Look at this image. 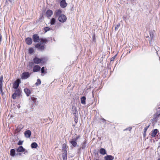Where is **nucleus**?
<instances>
[{"label":"nucleus","mask_w":160,"mask_h":160,"mask_svg":"<svg viewBox=\"0 0 160 160\" xmlns=\"http://www.w3.org/2000/svg\"><path fill=\"white\" fill-rule=\"evenodd\" d=\"M80 135H77V136H74V138H72L70 140H69V143L71 144L70 147L72 148L78 147L79 145L77 142V140L80 138Z\"/></svg>","instance_id":"nucleus-1"},{"label":"nucleus","mask_w":160,"mask_h":160,"mask_svg":"<svg viewBox=\"0 0 160 160\" xmlns=\"http://www.w3.org/2000/svg\"><path fill=\"white\" fill-rule=\"evenodd\" d=\"M34 63L36 64H38L40 63H44L45 62V57L38 58L37 56H35L33 59Z\"/></svg>","instance_id":"nucleus-2"},{"label":"nucleus","mask_w":160,"mask_h":160,"mask_svg":"<svg viewBox=\"0 0 160 160\" xmlns=\"http://www.w3.org/2000/svg\"><path fill=\"white\" fill-rule=\"evenodd\" d=\"M14 92H15L12 94V96L13 99H16L17 96L19 98L20 97L21 93V91L20 88L16 89Z\"/></svg>","instance_id":"nucleus-3"},{"label":"nucleus","mask_w":160,"mask_h":160,"mask_svg":"<svg viewBox=\"0 0 160 160\" xmlns=\"http://www.w3.org/2000/svg\"><path fill=\"white\" fill-rule=\"evenodd\" d=\"M35 48L41 51H43L45 49V45L38 43L35 45Z\"/></svg>","instance_id":"nucleus-4"},{"label":"nucleus","mask_w":160,"mask_h":160,"mask_svg":"<svg viewBox=\"0 0 160 160\" xmlns=\"http://www.w3.org/2000/svg\"><path fill=\"white\" fill-rule=\"evenodd\" d=\"M30 75V73L28 72H24L22 74L21 78L22 79H26L28 78Z\"/></svg>","instance_id":"nucleus-5"},{"label":"nucleus","mask_w":160,"mask_h":160,"mask_svg":"<svg viewBox=\"0 0 160 160\" xmlns=\"http://www.w3.org/2000/svg\"><path fill=\"white\" fill-rule=\"evenodd\" d=\"M21 80L19 79L16 80L14 82L13 85V88L15 89H18Z\"/></svg>","instance_id":"nucleus-6"},{"label":"nucleus","mask_w":160,"mask_h":160,"mask_svg":"<svg viewBox=\"0 0 160 160\" xmlns=\"http://www.w3.org/2000/svg\"><path fill=\"white\" fill-rule=\"evenodd\" d=\"M58 19L60 22H64L67 20V17L64 15L62 14L59 16Z\"/></svg>","instance_id":"nucleus-7"},{"label":"nucleus","mask_w":160,"mask_h":160,"mask_svg":"<svg viewBox=\"0 0 160 160\" xmlns=\"http://www.w3.org/2000/svg\"><path fill=\"white\" fill-rule=\"evenodd\" d=\"M32 38L33 42L35 43L38 42L40 41L39 36L38 34H34L33 35Z\"/></svg>","instance_id":"nucleus-8"},{"label":"nucleus","mask_w":160,"mask_h":160,"mask_svg":"<svg viewBox=\"0 0 160 160\" xmlns=\"http://www.w3.org/2000/svg\"><path fill=\"white\" fill-rule=\"evenodd\" d=\"M3 76L1 75L0 77V92L2 94L3 93L2 90V85L3 84Z\"/></svg>","instance_id":"nucleus-9"},{"label":"nucleus","mask_w":160,"mask_h":160,"mask_svg":"<svg viewBox=\"0 0 160 160\" xmlns=\"http://www.w3.org/2000/svg\"><path fill=\"white\" fill-rule=\"evenodd\" d=\"M71 112L73 114H77L78 113L77 108L75 106L74 104H72V105Z\"/></svg>","instance_id":"nucleus-10"},{"label":"nucleus","mask_w":160,"mask_h":160,"mask_svg":"<svg viewBox=\"0 0 160 160\" xmlns=\"http://www.w3.org/2000/svg\"><path fill=\"white\" fill-rule=\"evenodd\" d=\"M68 146L65 143H64L62 145V152L63 153H67V148Z\"/></svg>","instance_id":"nucleus-11"},{"label":"nucleus","mask_w":160,"mask_h":160,"mask_svg":"<svg viewBox=\"0 0 160 160\" xmlns=\"http://www.w3.org/2000/svg\"><path fill=\"white\" fill-rule=\"evenodd\" d=\"M68 5L65 0H62L60 2V6L62 8H65Z\"/></svg>","instance_id":"nucleus-12"},{"label":"nucleus","mask_w":160,"mask_h":160,"mask_svg":"<svg viewBox=\"0 0 160 160\" xmlns=\"http://www.w3.org/2000/svg\"><path fill=\"white\" fill-rule=\"evenodd\" d=\"M40 41V42L39 43L44 45L48 42V40L46 38H41Z\"/></svg>","instance_id":"nucleus-13"},{"label":"nucleus","mask_w":160,"mask_h":160,"mask_svg":"<svg viewBox=\"0 0 160 160\" xmlns=\"http://www.w3.org/2000/svg\"><path fill=\"white\" fill-rule=\"evenodd\" d=\"M25 41L26 43L29 45L31 44L32 42V39L29 37L26 38Z\"/></svg>","instance_id":"nucleus-14"},{"label":"nucleus","mask_w":160,"mask_h":160,"mask_svg":"<svg viewBox=\"0 0 160 160\" xmlns=\"http://www.w3.org/2000/svg\"><path fill=\"white\" fill-rule=\"evenodd\" d=\"M25 137L27 138H29L31 135V132L30 130H27L24 132Z\"/></svg>","instance_id":"nucleus-15"},{"label":"nucleus","mask_w":160,"mask_h":160,"mask_svg":"<svg viewBox=\"0 0 160 160\" xmlns=\"http://www.w3.org/2000/svg\"><path fill=\"white\" fill-rule=\"evenodd\" d=\"M41 67L40 66L38 65H35L33 69V71L34 72H38L40 70Z\"/></svg>","instance_id":"nucleus-16"},{"label":"nucleus","mask_w":160,"mask_h":160,"mask_svg":"<svg viewBox=\"0 0 160 160\" xmlns=\"http://www.w3.org/2000/svg\"><path fill=\"white\" fill-rule=\"evenodd\" d=\"M114 158V157L111 155H107L104 157V160H113Z\"/></svg>","instance_id":"nucleus-17"},{"label":"nucleus","mask_w":160,"mask_h":160,"mask_svg":"<svg viewBox=\"0 0 160 160\" xmlns=\"http://www.w3.org/2000/svg\"><path fill=\"white\" fill-rule=\"evenodd\" d=\"M53 14L52 11L50 9L48 10L46 12V16L48 17H50Z\"/></svg>","instance_id":"nucleus-18"},{"label":"nucleus","mask_w":160,"mask_h":160,"mask_svg":"<svg viewBox=\"0 0 160 160\" xmlns=\"http://www.w3.org/2000/svg\"><path fill=\"white\" fill-rule=\"evenodd\" d=\"M25 150V149L22 146H20L16 149V151L18 152H20L24 151Z\"/></svg>","instance_id":"nucleus-19"},{"label":"nucleus","mask_w":160,"mask_h":160,"mask_svg":"<svg viewBox=\"0 0 160 160\" xmlns=\"http://www.w3.org/2000/svg\"><path fill=\"white\" fill-rule=\"evenodd\" d=\"M99 153L102 155H105L107 154V151L104 148H101L99 150Z\"/></svg>","instance_id":"nucleus-20"},{"label":"nucleus","mask_w":160,"mask_h":160,"mask_svg":"<svg viewBox=\"0 0 160 160\" xmlns=\"http://www.w3.org/2000/svg\"><path fill=\"white\" fill-rule=\"evenodd\" d=\"M62 11L60 9H58L56 10L55 12V15L56 17H59V16L62 15Z\"/></svg>","instance_id":"nucleus-21"},{"label":"nucleus","mask_w":160,"mask_h":160,"mask_svg":"<svg viewBox=\"0 0 160 160\" xmlns=\"http://www.w3.org/2000/svg\"><path fill=\"white\" fill-rule=\"evenodd\" d=\"M24 90L25 93L26 94L27 96V97L29 96L31 94V91L29 89L27 88H25Z\"/></svg>","instance_id":"nucleus-22"},{"label":"nucleus","mask_w":160,"mask_h":160,"mask_svg":"<svg viewBox=\"0 0 160 160\" xmlns=\"http://www.w3.org/2000/svg\"><path fill=\"white\" fill-rule=\"evenodd\" d=\"M158 131V130L157 129H154L152 132L151 136L152 137H155Z\"/></svg>","instance_id":"nucleus-23"},{"label":"nucleus","mask_w":160,"mask_h":160,"mask_svg":"<svg viewBox=\"0 0 160 160\" xmlns=\"http://www.w3.org/2000/svg\"><path fill=\"white\" fill-rule=\"evenodd\" d=\"M86 98L85 96H83V97H82L81 98V103H82V104L84 105H85L86 103Z\"/></svg>","instance_id":"nucleus-24"},{"label":"nucleus","mask_w":160,"mask_h":160,"mask_svg":"<svg viewBox=\"0 0 160 160\" xmlns=\"http://www.w3.org/2000/svg\"><path fill=\"white\" fill-rule=\"evenodd\" d=\"M16 154L15 151L14 149H12L10 150V155L12 157H14Z\"/></svg>","instance_id":"nucleus-25"},{"label":"nucleus","mask_w":160,"mask_h":160,"mask_svg":"<svg viewBox=\"0 0 160 160\" xmlns=\"http://www.w3.org/2000/svg\"><path fill=\"white\" fill-rule=\"evenodd\" d=\"M86 141H85L82 143L81 146L80 147L81 148H82V149H84L86 148Z\"/></svg>","instance_id":"nucleus-26"},{"label":"nucleus","mask_w":160,"mask_h":160,"mask_svg":"<svg viewBox=\"0 0 160 160\" xmlns=\"http://www.w3.org/2000/svg\"><path fill=\"white\" fill-rule=\"evenodd\" d=\"M38 146V145L36 142H33L31 144L32 148H36Z\"/></svg>","instance_id":"nucleus-27"},{"label":"nucleus","mask_w":160,"mask_h":160,"mask_svg":"<svg viewBox=\"0 0 160 160\" xmlns=\"http://www.w3.org/2000/svg\"><path fill=\"white\" fill-rule=\"evenodd\" d=\"M78 113H77V114H73L74 115V121L76 123H77L78 121Z\"/></svg>","instance_id":"nucleus-28"},{"label":"nucleus","mask_w":160,"mask_h":160,"mask_svg":"<svg viewBox=\"0 0 160 160\" xmlns=\"http://www.w3.org/2000/svg\"><path fill=\"white\" fill-rule=\"evenodd\" d=\"M34 95H33L32 97H30V99L32 101L33 103H35L36 102L37 98L34 97Z\"/></svg>","instance_id":"nucleus-29"},{"label":"nucleus","mask_w":160,"mask_h":160,"mask_svg":"<svg viewBox=\"0 0 160 160\" xmlns=\"http://www.w3.org/2000/svg\"><path fill=\"white\" fill-rule=\"evenodd\" d=\"M67 153H63L62 156L63 160H67Z\"/></svg>","instance_id":"nucleus-30"},{"label":"nucleus","mask_w":160,"mask_h":160,"mask_svg":"<svg viewBox=\"0 0 160 160\" xmlns=\"http://www.w3.org/2000/svg\"><path fill=\"white\" fill-rule=\"evenodd\" d=\"M56 22V19L54 18H52L51 20L50 23L51 25H54Z\"/></svg>","instance_id":"nucleus-31"},{"label":"nucleus","mask_w":160,"mask_h":160,"mask_svg":"<svg viewBox=\"0 0 160 160\" xmlns=\"http://www.w3.org/2000/svg\"><path fill=\"white\" fill-rule=\"evenodd\" d=\"M41 83V81L40 79H38L37 80V82L35 83V85L38 86L40 85Z\"/></svg>","instance_id":"nucleus-32"},{"label":"nucleus","mask_w":160,"mask_h":160,"mask_svg":"<svg viewBox=\"0 0 160 160\" xmlns=\"http://www.w3.org/2000/svg\"><path fill=\"white\" fill-rule=\"evenodd\" d=\"M44 29L45 32H46L48 31H49L50 30V28L49 27H46L44 28Z\"/></svg>","instance_id":"nucleus-33"},{"label":"nucleus","mask_w":160,"mask_h":160,"mask_svg":"<svg viewBox=\"0 0 160 160\" xmlns=\"http://www.w3.org/2000/svg\"><path fill=\"white\" fill-rule=\"evenodd\" d=\"M29 52L30 54H32L34 52L33 49L32 48H29Z\"/></svg>","instance_id":"nucleus-34"},{"label":"nucleus","mask_w":160,"mask_h":160,"mask_svg":"<svg viewBox=\"0 0 160 160\" xmlns=\"http://www.w3.org/2000/svg\"><path fill=\"white\" fill-rule=\"evenodd\" d=\"M81 149H82V148H81L80 147L77 150V153L78 155H80L81 153Z\"/></svg>","instance_id":"nucleus-35"},{"label":"nucleus","mask_w":160,"mask_h":160,"mask_svg":"<svg viewBox=\"0 0 160 160\" xmlns=\"http://www.w3.org/2000/svg\"><path fill=\"white\" fill-rule=\"evenodd\" d=\"M42 16H40V18L38 19L37 20L36 22V24H37L39 21H41V20L42 19Z\"/></svg>","instance_id":"nucleus-36"},{"label":"nucleus","mask_w":160,"mask_h":160,"mask_svg":"<svg viewBox=\"0 0 160 160\" xmlns=\"http://www.w3.org/2000/svg\"><path fill=\"white\" fill-rule=\"evenodd\" d=\"M41 73H45V68L44 67H42L41 68Z\"/></svg>","instance_id":"nucleus-37"},{"label":"nucleus","mask_w":160,"mask_h":160,"mask_svg":"<svg viewBox=\"0 0 160 160\" xmlns=\"http://www.w3.org/2000/svg\"><path fill=\"white\" fill-rule=\"evenodd\" d=\"M23 141H21V140H19L18 143V145H22L23 144Z\"/></svg>","instance_id":"nucleus-38"},{"label":"nucleus","mask_w":160,"mask_h":160,"mask_svg":"<svg viewBox=\"0 0 160 160\" xmlns=\"http://www.w3.org/2000/svg\"><path fill=\"white\" fill-rule=\"evenodd\" d=\"M149 126H150V125H149L148 126L144 128V129L143 132H144L145 133L147 131V129H148V128L149 127Z\"/></svg>","instance_id":"nucleus-39"},{"label":"nucleus","mask_w":160,"mask_h":160,"mask_svg":"<svg viewBox=\"0 0 160 160\" xmlns=\"http://www.w3.org/2000/svg\"><path fill=\"white\" fill-rule=\"evenodd\" d=\"M150 37L151 40H153V34L152 32H150Z\"/></svg>","instance_id":"nucleus-40"},{"label":"nucleus","mask_w":160,"mask_h":160,"mask_svg":"<svg viewBox=\"0 0 160 160\" xmlns=\"http://www.w3.org/2000/svg\"><path fill=\"white\" fill-rule=\"evenodd\" d=\"M92 41L93 42H96V38H95V35L94 34L92 35Z\"/></svg>","instance_id":"nucleus-41"},{"label":"nucleus","mask_w":160,"mask_h":160,"mask_svg":"<svg viewBox=\"0 0 160 160\" xmlns=\"http://www.w3.org/2000/svg\"><path fill=\"white\" fill-rule=\"evenodd\" d=\"M120 24L119 23L116 26V27H115V31L117 30H118V29L119 27H120Z\"/></svg>","instance_id":"nucleus-42"},{"label":"nucleus","mask_w":160,"mask_h":160,"mask_svg":"<svg viewBox=\"0 0 160 160\" xmlns=\"http://www.w3.org/2000/svg\"><path fill=\"white\" fill-rule=\"evenodd\" d=\"M34 62H29V65L30 67H32L34 65Z\"/></svg>","instance_id":"nucleus-43"},{"label":"nucleus","mask_w":160,"mask_h":160,"mask_svg":"<svg viewBox=\"0 0 160 160\" xmlns=\"http://www.w3.org/2000/svg\"><path fill=\"white\" fill-rule=\"evenodd\" d=\"M116 56V55H115L113 57H112V58H111V59L110 61L112 62V61H113L114 60Z\"/></svg>","instance_id":"nucleus-44"},{"label":"nucleus","mask_w":160,"mask_h":160,"mask_svg":"<svg viewBox=\"0 0 160 160\" xmlns=\"http://www.w3.org/2000/svg\"><path fill=\"white\" fill-rule=\"evenodd\" d=\"M132 129V128H131V127H129V128H127L126 129H124V131L128 130L129 131H130Z\"/></svg>","instance_id":"nucleus-45"},{"label":"nucleus","mask_w":160,"mask_h":160,"mask_svg":"<svg viewBox=\"0 0 160 160\" xmlns=\"http://www.w3.org/2000/svg\"><path fill=\"white\" fill-rule=\"evenodd\" d=\"M2 40V37L1 34L0 33V43H1Z\"/></svg>","instance_id":"nucleus-46"},{"label":"nucleus","mask_w":160,"mask_h":160,"mask_svg":"<svg viewBox=\"0 0 160 160\" xmlns=\"http://www.w3.org/2000/svg\"><path fill=\"white\" fill-rule=\"evenodd\" d=\"M23 152H24V154H26L28 153V151L27 150L25 149V151H24Z\"/></svg>","instance_id":"nucleus-47"},{"label":"nucleus","mask_w":160,"mask_h":160,"mask_svg":"<svg viewBox=\"0 0 160 160\" xmlns=\"http://www.w3.org/2000/svg\"><path fill=\"white\" fill-rule=\"evenodd\" d=\"M22 153H20V152H18V153H17L16 154V156H18V155H19V156H21L22 155Z\"/></svg>","instance_id":"nucleus-48"},{"label":"nucleus","mask_w":160,"mask_h":160,"mask_svg":"<svg viewBox=\"0 0 160 160\" xmlns=\"http://www.w3.org/2000/svg\"><path fill=\"white\" fill-rule=\"evenodd\" d=\"M146 135V132L145 133V132H143V136L144 138H145V137Z\"/></svg>","instance_id":"nucleus-49"},{"label":"nucleus","mask_w":160,"mask_h":160,"mask_svg":"<svg viewBox=\"0 0 160 160\" xmlns=\"http://www.w3.org/2000/svg\"><path fill=\"white\" fill-rule=\"evenodd\" d=\"M10 3H12L13 2L14 0H8Z\"/></svg>","instance_id":"nucleus-50"},{"label":"nucleus","mask_w":160,"mask_h":160,"mask_svg":"<svg viewBox=\"0 0 160 160\" xmlns=\"http://www.w3.org/2000/svg\"><path fill=\"white\" fill-rule=\"evenodd\" d=\"M20 129L19 130V131H20L21 129L22 128V127L21 128V127H20Z\"/></svg>","instance_id":"nucleus-51"},{"label":"nucleus","mask_w":160,"mask_h":160,"mask_svg":"<svg viewBox=\"0 0 160 160\" xmlns=\"http://www.w3.org/2000/svg\"><path fill=\"white\" fill-rule=\"evenodd\" d=\"M159 146H158V148L159 147H160V142H159Z\"/></svg>","instance_id":"nucleus-52"},{"label":"nucleus","mask_w":160,"mask_h":160,"mask_svg":"<svg viewBox=\"0 0 160 160\" xmlns=\"http://www.w3.org/2000/svg\"><path fill=\"white\" fill-rule=\"evenodd\" d=\"M158 160H160V158H159Z\"/></svg>","instance_id":"nucleus-53"},{"label":"nucleus","mask_w":160,"mask_h":160,"mask_svg":"<svg viewBox=\"0 0 160 160\" xmlns=\"http://www.w3.org/2000/svg\"><path fill=\"white\" fill-rule=\"evenodd\" d=\"M158 116H160V113L158 114Z\"/></svg>","instance_id":"nucleus-54"},{"label":"nucleus","mask_w":160,"mask_h":160,"mask_svg":"<svg viewBox=\"0 0 160 160\" xmlns=\"http://www.w3.org/2000/svg\"><path fill=\"white\" fill-rule=\"evenodd\" d=\"M126 160H129V158H128Z\"/></svg>","instance_id":"nucleus-55"},{"label":"nucleus","mask_w":160,"mask_h":160,"mask_svg":"<svg viewBox=\"0 0 160 160\" xmlns=\"http://www.w3.org/2000/svg\"><path fill=\"white\" fill-rule=\"evenodd\" d=\"M17 129H18V127Z\"/></svg>","instance_id":"nucleus-56"},{"label":"nucleus","mask_w":160,"mask_h":160,"mask_svg":"<svg viewBox=\"0 0 160 160\" xmlns=\"http://www.w3.org/2000/svg\"><path fill=\"white\" fill-rule=\"evenodd\" d=\"M130 51H129V53H130Z\"/></svg>","instance_id":"nucleus-57"}]
</instances>
